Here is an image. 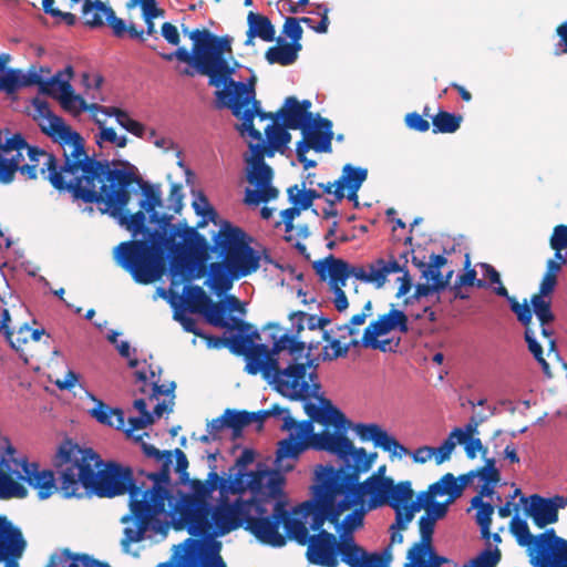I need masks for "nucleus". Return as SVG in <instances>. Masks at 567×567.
<instances>
[{
  "label": "nucleus",
  "instance_id": "obj_28",
  "mask_svg": "<svg viewBox=\"0 0 567 567\" xmlns=\"http://www.w3.org/2000/svg\"><path fill=\"white\" fill-rule=\"evenodd\" d=\"M559 508H563L561 496L556 495L550 498H545L538 494H534L529 497L526 514L533 519L537 527L544 528L558 520Z\"/></svg>",
  "mask_w": 567,
  "mask_h": 567
},
{
  "label": "nucleus",
  "instance_id": "obj_8",
  "mask_svg": "<svg viewBox=\"0 0 567 567\" xmlns=\"http://www.w3.org/2000/svg\"><path fill=\"white\" fill-rule=\"evenodd\" d=\"M318 484L312 486V497L299 504L295 513L303 519L309 518L311 529H319L326 523L333 526L341 539L355 543L353 532L363 526L367 509L364 503L342 508L348 496L334 481L317 476Z\"/></svg>",
  "mask_w": 567,
  "mask_h": 567
},
{
  "label": "nucleus",
  "instance_id": "obj_44",
  "mask_svg": "<svg viewBox=\"0 0 567 567\" xmlns=\"http://www.w3.org/2000/svg\"><path fill=\"white\" fill-rule=\"evenodd\" d=\"M17 172H20L28 179H35L34 165L16 166L12 161H8V156L0 153V183L10 184L13 182Z\"/></svg>",
  "mask_w": 567,
  "mask_h": 567
},
{
  "label": "nucleus",
  "instance_id": "obj_3",
  "mask_svg": "<svg viewBox=\"0 0 567 567\" xmlns=\"http://www.w3.org/2000/svg\"><path fill=\"white\" fill-rule=\"evenodd\" d=\"M182 32L192 40V51L179 47L174 52L161 53V56L165 61L176 59L193 65L198 74L208 76L210 86H224L215 92V107L231 110L233 115L241 120L237 130L243 135L247 133L254 140H261V132L254 126V118L261 110L260 102L256 100V78L251 76L248 83L234 81L231 76L238 63L231 65L225 56L226 53L231 54L233 39L229 35L218 37L206 28L188 30L183 25Z\"/></svg>",
  "mask_w": 567,
  "mask_h": 567
},
{
  "label": "nucleus",
  "instance_id": "obj_22",
  "mask_svg": "<svg viewBox=\"0 0 567 567\" xmlns=\"http://www.w3.org/2000/svg\"><path fill=\"white\" fill-rule=\"evenodd\" d=\"M302 140L297 143L296 153L300 157L309 150L318 153H330L333 138L332 122L317 114V118L302 128Z\"/></svg>",
  "mask_w": 567,
  "mask_h": 567
},
{
  "label": "nucleus",
  "instance_id": "obj_48",
  "mask_svg": "<svg viewBox=\"0 0 567 567\" xmlns=\"http://www.w3.org/2000/svg\"><path fill=\"white\" fill-rule=\"evenodd\" d=\"M289 200L295 205L299 206L302 210L309 209L315 199L321 197V194L313 188H298V185H293L287 189Z\"/></svg>",
  "mask_w": 567,
  "mask_h": 567
},
{
  "label": "nucleus",
  "instance_id": "obj_51",
  "mask_svg": "<svg viewBox=\"0 0 567 567\" xmlns=\"http://www.w3.org/2000/svg\"><path fill=\"white\" fill-rule=\"evenodd\" d=\"M447 259L443 255L431 254L429 257V261H424L420 259L417 256L412 257V264L421 271L422 277H429L435 272V270L441 271V268L445 266Z\"/></svg>",
  "mask_w": 567,
  "mask_h": 567
},
{
  "label": "nucleus",
  "instance_id": "obj_32",
  "mask_svg": "<svg viewBox=\"0 0 567 567\" xmlns=\"http://www.w3.org/2000/svg\"><path fill=\"white\" fill-rule=\"evenodd\" d=\"M309 447L306 441H297L293 439V434L289 437L281 440L278 443L276 451V470L279 473L289 472L295 467V462L299 455Z\"/></svg>",
  "mask_w": 567,
  "mask_h": 567
},
{
  "label": "nucleus",
  "instance_id": "obj_18",
  "mask_svg": "<svg viewBox=\"0 0 567 567\" xmlns=\"http://www.w3.org/2000/svg\"><path fill=\"white\" fill-rule=\"evenodd\" d=\"M21 457L8 436L0 433V499L24 498L28 489L21 483Z\"/></svg>",
  "mask_w": 567,
  "mask_h": 567
},
{
  "label": "nucleus",
  "instance_id": "obj_1",
  "mask_svg": "<svg viewBox=\"0 0 567 567\" xmlns=\"http://www.w3.org/2000/svg\"><path fill=\"white\" fill-rule=\"evenodd\" d=\"M74 202L95 204L135 237L147 235L150 239H132L114 249V259L135 282L150 285L158 281L166 271V247L177 251L176 237L183 238V229L172 225L173 215L158 213L163 206L157 185L145 182L128 162L96 158L71 185Z\"/></svg>",
  "mask_w": 567,
  "mask_h": 567
},
{
  "label": "nucleus",
  "instance_id": "obj_20",
  "mask_svg": "<svg viewBox=\"0 0 567 567\" xmlns=\"http://www.w3.org/2000/svg\"><path fill=\"white\" fill-rule=\"evenodd\" d=\"M234 334L227 337V346L231 353L244 355L246 359L245 371L248 374L256 375L261 373L262 378H268L271 373L274 362L269 359L266 344H256L255 338H259L257 331L251 334Z\"/></svg>",
  "mask_w": 567,
  "mask_h": 567
},
{
  "label": "nucleus",
  "instance_id": "obj_16",
  "mask_svg": "<svg viewBox=\"0 0 567 567\" xmlns=\"http://www.w3.org/2000/svg\"><path fill=\"white\" fill-rule=\"evenodd\" d=\"M336 483L339 488H343V492L348 493L342 508H351L353 505L364 503L367 509L373 511L385 506L392 478L379 480L377 476H369L360 483L359 478L344 477Z\"/></svg>",
  "mask_w": 567,
  "mask_h": 567
},
{
  "label": "nucleus",
  "instance_id": "obj_54",
  "mask_svg": "<svg viewBox=\"0 0 567 567\" xmlns=\"http://www.w3.org/2000/svg\"><path fill=\"white\" fill-rule=\"evenodd\" d=\"M323 340L329 341L330 348L333 350L332 354L324 352V360H333L340 357H346L350 348L358 347L361 343V341L352 339L349 343L342 344L339 339H331L330 333L328 331L323 332Z\"/></svg>",
  "mask_w": 567,
  "mask_h": 567
},
{
  "label": "nucleus",
  "instance_id": "obj_24",
  "mask_svg": "<svg viewBox=\"0 0 567 567\" xmlns=\"http://www.w3.org/2000/svg\"><path fill=\"white\" fill-rule=\"evenodd\" d=\"M20 466L21 476L19 478L34 488L40 499L50 497L58 489L53 471L40 470L38 463L29 462L24 456H21Z\"/></svg>",
  "mask_w": 567,
  "mask_h": 567
},
{
  "label": "nucleus",
  "instance_id": "obj_11",
  "mask_svg": "<svg viewBox=\"0 0 567 567\" xmlns=\"http://www.w3.org/2000/svg\"><path fill=\"white\" fill-rule=\"evenodd\" d=\"M313 268L321 280L329 279V289H343L350 277L380 289L385 285L389 275L402 270L393 256L389 259L378 258L367 265L352 266L343 259L329 255L323 260L317 261Z\"/></svg>",
  "mask_w": 567,
  "mask_h": 567
},
{
  "label": "nucleus",
  "instance_id": "obj_37",
  "mask_svg": "<svg viewBox=\"0 0 567 567\" xmlns=\"http://www.w3.org/2000/svg\"><path fill=\"white\" fill-rule=\"evenodd\" d=\"M111 9L101 0H86L81 10L83 23L92 29L102 28Z\"/></svg>",
  "mask_w": 567,
  "mask_h": 567
},
{
  "label": "nucleus",
  "instance_id": "obj_25",
  "mask_svg": "<svg viewBox=\"0 0 567 567\" xmlns=\"http://www.w3.org/2000/svg\"><path fill=\"white\" fill-rule=\"evenodd\" d=\"M551 298H545L533 295L530 298L532 316L535 315L537 323V336L540 334L547 343L548 355L554 354L558 358V351L556 348V340L554 339V330L551 324L555 321V315L551 310Z\"/></svg>",
  "mask_w": 567,
  "mask_h": 567
},
{
  "label": "nucleus",
  "instance_id": "obj_38",
  "mask_svg": "<svg viewBox=\"0 0 567 567\" xmlns=\"http://www.w3.org/2000/svg\"><path fill=\"white\" fill-rule=\"evenodd\" d=\"M289 432H290V434H293L295 440L306 441L307 444H309V447L315 449L317 451H326V452H328L327 449L320 447V445L323 444V442L320 440V435L331 436L334 434V433H331V431H329V429H324L320 433H315L313 424L311 423V421H307V420L301 421V422H297L295 420L293 429Z\"/></svg>",
  "mask_w": 567,
  "mask_h": 567
},
{
  "label": "nucleus",
  "instance_id": "obj_34",
  "mask_svg": "<svg viewBox=\"0 0 567 567\" xmlns=\"http://www.w3.org/2000/svg\"><path fill=\"white\" fill-rule=\"evenodd\" d=\"M240 279L228 261L223 258L221 261H215L209 265V278L205 285L210 287L217 295L228 291L233 287V281Z\"/></svg>",
  "mask_w": 567,
  "mask_h": 567
},
{
  "label": "nucleus",
  "instance_id": "obj_21",
  "mask_svg": "<svg viewBox=\"0 0 567 567\" xmlns=\"http://www.w3.org/2000/svg\"><path fill=\"white\" fill-rule=\"evenodd\" d=\"M494 292L507 299L511 306V310L516 315L517 320L524 326L525 332L524 338L527 343L528 350L534 355L535 360L542 365L545 374L550 375V368L548 362L544 358L543 347L537 341V329L536 323L532 317V305L526 299L523 303H519L517 299L509 296L508 290L505 286H497L494 288Z\"/></svg>",
  "mask_w": 567,
  "mask_h": 567
},
{
  "label": "nucleus",
  "instance_id": "obj_43",
  "mask_svg": "<svg viewBox=\"0 0 567 567\" xmlns=\"http://www.w3.org/2000/svg\"><path fill=\"white\" fill-rule=\"evenodd\" d=\"M435 520L425 514H423L419 519V532H420V540L414 543L412 547L408 550L410 554H414V551H419L417 555H422L426 548L432 547L433 534L435 528Z\"/></svg>",
  "mask_w": 567,
  "mask_h": 567
},
{
  "label": "nucleus",
  "instance_id": "obj_47",
  "mask_svg": "<svg viewBox=\"0 0 567 567\" xmlns=\"http://www.w3.org/2000/svg\"><path fill=\"white\" fill-rule=\"evenodd\" d=\"M417 554L419 551H414V554L408 553L406 558L409 563L404 567H441L444 563H447L445 557L434 553L433 547L426 548L422 555Z\"/></svg>",
  "mask_w": 567,
  "mask_h": 567
},
{
  "label": "nucleus",
  "instance_id": "obj_35",
  "mask_svg": "<svg viewBox=\"0 0 567 567\" xmlns=\"http://www.w3.org/2000/svg\"><path fill=\"white\" fill-rule=\"evenodd\" d=\"M92 109H96L100 111V113L110 116L115 117L118 125H121L124 130H126L128 133L133 134L136 137L143 138L146 127L144 124H142L138 121L133 120L130 114L116 106H104L93 103Z\"/></svg>",
  "mask_w": 567,
  "mask_h": 567
},
{
  "label": "nucleus",
  "instance_id": "obj_41",
  "mask_svg": "<svg viewBox=\"0 0 567 567\" xmlns=\"http://www.w3.org/2000/svg\"><path fill=\"white\" fill-rule=\"evenodd\" d=\"M452 276V271L449 272L446 277L442 275L441 271L435 270L434 274L429 275V277H423L426 280H432V284H417L415 286L413 298H424L433 296L434 293L440 292L445 289L449 285L450 278Z\"/></svg>",
  "mask_w": 567,
  "mask_h": 567
},
{
  "label": "nucleus",
  "instance_id": "obj_56",
  "mask_svg": "<svg viewBox=\"0 0 567 567\" xmlns=\"http://www.w3.org/2000/svg\"><path fill=\"white\" fill-rule=\"evenodd\" d=\"M494 514V506L491 503L483 505L475 515L476 523L481 527L482 538L488 540L491 537L492 516Z\"/></svg>",
  "mask_w": 567,
  "mask_h": 567
},
{
  "label": "nucleus",
  "instance_id": "obj_14",
  "mask_svg": "<svg viewBox=\"0 0 567 567\" xmlns=\"http://www.w3.org/2000/svg\"><path fill=\"white\" fill-rule=\"evenodd\" d=\"M323 442L320 447L327 449L328 453L338 456L342 462L339 468L333 466L321 467V472L317 476L339 481L347 478H360L362 473L368 472L378 457L377 452L367 453L363 447H355L352 441L344 433H337L331 436L320 435Z\"/></svg>",
  "mask_w": 567,
  "mask_h": 567
},
{
  "label": "nucleus",
  "instance_id": "obj_57",
  "mask_svg": "<svg viewBox=\"0 0 567 567\" xmlns=\"http://www.w3.org/2000/svg\"><path fill=\"white\" fill-rule=\"evenodd\" d=\"M282 33L291 40V42H289L290 44H296L297 48L302 49L300 40L302 39L303 30L298 18H286Z\"/></svg>",
  "mask_w": 567,
  "mask_h": 567
},
{
  "label": "nucleus",
  "instance_id": "obj_63",
  "mask_svg": "<svg viewBox=\"0 0 567 567\" xmlns=\"http://www.w3.org/2000/svg\"><path fill=\"white\" fill-rule=\"evenodd\" d=\"M183 187L181 184L174 183L171 185L169 195L167 198V208L172 210L174 214L181 213L183 208Z\"/></svg>",
  "mask_w": 567,
  "mask_h": 567
},
{
  "label": "nucleus",
  "instance_id": "obj_33",
  "mask_svg": "<svg viewBox=\"0 0 567 567\" xmlns=\"http://www.w3.org/2000/svg\"><path fill=\"white\" fill-rule=\"evenodd\" d=\"M247 24L248 29L244 42L245 45L252 47L255 44V38H259L265 42L275 40L276 30L268 17L249 11L247 14Z\"/></svg>",
  "mask_w": 567,
  "mask_h": 567
},
{
  "label": "nucleus",
  "instance_id": "obj_4",
  "mask_svg": "<svg viewBox=\"0 0 567 567\" xmlns=\"http://www.w3.org/2000/svg\"><path fill=\"white\" fill-rule=\"evenodd\" d=\"M193 207L203 219L197 223L196 227L185 225L183 241H179L176 246L177 251H184L198 264L206 262L210 252L216 251L219 257L228 261V265L240 278L247 277L259 269L261 256L258 250L250 246L252 240L250 236L229 221H224L214 237V246H210L205 236L199 234L197 229L205 227L208 220L216 224L218 214L203 193H199L193 202Z\"/></svg>",
  "mask_w": 567,
  "mask_h": 567
},
{
  "label": "nucleus",
  "instance_id": "obj_31",
  "mask_svg": "<svg viewBox=\"0 0 567 567\" xmlns=\"http://www.w3.org/2000/svg\"><path fill=\"white\" fill-rule=\"evenodd\" d=\"M22 547L21 529L0 514V561L11 563Z\"/></svg>",
  "mask_w": 567,
  "mask_h": 567
},
{
  "label": "nucleus",
  "instance_id": "obj_15",
  "mask_svg": "<svg viewBox=\"0 0 567 567\" xmlns=\"http://www.w3.org/2000/svg\"><path fill=\"white\" fill-rule=\"evenodd\" d=\"M257 141V144H250L251 156L246 159L250 167L247 179L256 189L247 188L244 199L246 204L255 206L276 199L279 195V190L271 185L274 171L264 159L265 155L274 156V150L267 147L262 138Z\"/></svg>",
  "mask_w": 567,
  "mask_h": 567
},
{
  "label": "nucleus",
  "instance_id": "obj_40",
  "mask_svg": "<svg viewBox=\"0 0 567 567\" xmlns=\"http://www.w3.org/2000/svg\"><path fill=\"white\" fill-rule=\"evenodd\" d=\"M277 42V45L270 47L265 53V58L268 63L280 64L282 66L295 63L298 59V53L301 50L297 48L296 44H290L289 42L281 43L280 38Z\"/></svg>",
  "mask_w": 567,
  "mask_h": 567
},
{
  "label": "nucleus",
  "instance_id": "obj_5",
  "mask_svg": "<svg viewBox=\"0 0 567 567\" xmlns=\"http://www.w3.org/2000/svg\"><path fill=\"white\" fill-rule=\"evenodd\" d=\"M193 493H181V497H171L166 501L169 509L162 515L169 517L165 525L162 524L164 533L168 525L175 530H187L189 535L200 536H225L240 527V515L243 505L228 501H221L212 505L208 497L212 487L205 482L194 480L192 482Z\"/></svg>",
  "mask_w": 567,
  "mask_h": 567
},
{
  "label": "nucleus",
  "instance_id": "obj_23",
  "mask_svg": "<svg viewBox=\"0 0 567 567\" xmlns=\"http://www.w3.org/2000/svg\"><path fill=\"white\" fill-rule=\"evenodd\" d=\"M227 302L229 308L223 302H214L212 300V303L207 306V309H205L202 315L205 317L206 321L214 327L247 332L251 328L250 323L228 316L229 310L239 309V300L235 296H228Z\"/></svg>",
  "mask_w": 567,
  "mask_h": 567
},
{
  "label": "nucleus",
  "instance_id": "obj_30",
  "mask_svg": "<svg viewBox=\"0 0 567 567\" xmlns=\"http://www.w3.org/2000/svg\"><path fill=\"white\" fill-rule=\"evenodd\" d=\"M367 329L371 336H384L392 331L408 333L410 330L409 316L403 310L391 305L389 311L379 316L377 320L371 321Z\"/></svg>",
  "mask_w": 567,
  "mask_h": 567
},
{
  "label": "nucleus",
  "instance_id": "obj_60",
  "mask_svg": "<svg viewBox=\"0 0 567 567\" xmlns=\"http://www.w3.org/2000/svg\"><path fill=\"white\" fill-rule=\"evenodd\" d=\"M54 2L55 0H42V9L44 13L50 14L53 18H60L69 27L75 25L78 21L76 16L55 8Z\"/></svg>",
  "mask_w": 567,
  "mask_h": 567
},
{
  "label": "nucleus",
  "instance_id": "obj_9",
  "mask_svg": "<svg viewBox=\"0 0 567 567\" xmlns=\"http://www.w3.org/2000/svg\"><path fill=\"white\" fill-rule=\"evenodd\" d=\"M311 398H317L320 403L319 405L311 402L305 403V412L309 416L307 421H311L312 424L317 422L324 425L326 429L332 425L334 427L332 433H344L348 429H352L362 442H372L375 447L390 453L391 457L401 458L410 454V451L404 445L379 424L352 423L330 400L322 395L319 396V391ZM303 401H307V399Z\"/></svg>",
  "mask_w": 567,
  "mask_h": 567
},
{
  "label": "nucleus",
  "instance_id": "obj_12",
  "mask_svg": "<svg viewBox=\"0 0 567 567\" xmlns=\"http://www.w3.org/2000/svg\"><path fill=\"white\" fill-rule=\"evenodd\" d=\"M509 529L517 544L526 548L533 567H567V539L558 536L554 528L533 535L527 522L515 515Z\"/></svg>",
  "mask_w": 567,
  "mask_h": 567
},
{
  "label": "nucleus",
  "instance_id": "obj_58",
  "mask_svg": "<svg viewBox=\"0 0 567 567\" xmlns=\"http://www.w3.org/2000/svg\"><path fill=\"white\" fill-rule=\"evenodd\" d=\"M22 87L21 70L10 69L0 78V91L13 93Z\"/></svg>",
  "mask_w": 567,
  "mask_h": 567
},
{
  "label": "nucleus",
  "instance_id": "obj_53",
  "mask_svg": "<svg viewBox=\"0 0 567 567\" xmlns=\"http://www.w3.org/2000/svg\"><path fill=\"white\" fill-rule=\"evenodd\" d=\"M257 413H259L262 416L260 417L259 421V427L262 426V423L268 416H278L281 417L284 421V424L281 426L284 431H291L293 429L295 419L290 415V412L287 408L274 404L269 410H261L258 411Z\"/></svg>",
  "mask_w": 567,
  "mask_h": 567
},
{
  "label": "nucleus",
  "instance_id": "obj_36",
  "mask_svg": "<svg viewBox=\"0 0 567 567\" xmlns=\"http://www.w3.org/2000/svg\"><path fill=\"white\" fill-rule=\"evenodd\" d=\"M276 115L281 117L284 126L290 130H301L310 123L300 111L299 101L296 96L286 97L282 107L277 111Z\"/></svg>",
  "mask_w": 567,
  "mask_h": 567
},
{
  "label": "nucleus",
  "instance_id": "obj_55",
  "mask_svg": "<svg viewBox=\"0 0 567 567\" xmlns=\"http://www.w3.org/2000/svg\"><path fill=\"white\" fill-rule=\"evenodd\" d=\"M502 557L501 550L496 547L491 549L487 547L478 556L470 560L463 567H496Z\"/></svg>",
  "mask_w": 567,
  "mask_h": 567
},
{
  "label": "nucleus",
  "instance_id": "obj_42",
  "mask_svg": "<svg viewBox=\"0 0 567 567\" xmlns=\"http://www.w3.org/2000/svg\"><path fill=\"white\" fill-rule=\"evenodd\" d=\"M225 416L227 419V427L233 430L235 436L240 435L243 429L249 424L255 422L259 423L260 417H262L257 412L235 411L230 409L225 411Z\"/></svg>",
  "mask_w": 567,
  "mask_h": 567
},
{
  "label": "nucleus",
  "instance_id": "obj_19",
  "mask_svg": "<svg viewBox=\"0 0 567 567\" xmlns=\"http://www.w3.org/2000/svg\"><path fill=\"white\" fill-rule=\"evenodd\" d=\"M24 151H27L29 157V163L25 165H34L35 178L38 177V166L40 158L44 157L45 162L40 168V173L44 175V178L49 181L54 189L59 190L60 193H69L74 200V192L70 186L76 183V181L81 177L82 172H74L72 175L62 172L63 166L65 165L64 151H61V162H59L56 155L48 153L37 146H30L28 144V148Z\"/></svg>",
  "mask_w": 567,
  "mask_h": 567
},
{
  "label": "nucleus",
  "instance_id": "obj_6",
  "mask_svg": "<svg viewBox=\"0 0 567 567\" xmlns=\"http://www.w3.org/2000/svg\"><path fill=\"white\" fill-rule=\"evenodd\" d=\"M287 517L285 529L290 539L300 546H307L306 558L309 564L320 567H338L340 560L349 567H390L391 546L382 553H367L360 545L341 539L323 527L311 529L309 518Z\"/></svg>",
  "mask_w": 567,
  "mask_h": 567
},
{
  "label": "nucleus",
  "instance_id": "obj_10",
  "mask_svg": "<svg viewBox=\"0 0 567 567\" xmlns=\"http://www.w3.org/2000/svg\"><path fill=\"white\" fill-rule=\"evenodd\" d=\"M32 105L33 118L38 122L41 132L58 144L61 151H64L63 173L72 175L74 172H83L99 158L95 154H89L84 137L68 125L61 116L54 114L47 101L35 97Z\"/></svg>",
  "mask_w": 567,
  "mask_h": 567
},
{
  "label": "nucleus",
  "instance_id": "obj_27",
  "mask_svg": "<svg viewBox=\"0 0 567 567\" xmlns=\"http://www.w3.org/2000/svg\"><path fill=\"white\" fill-rule=\"evenodd\" d=\"M219 536L190 535L184 540L185 554L190 557L197 556L204 548L207 550L203 567H227L220 556L221 543L217 540Z\"/></svg>",
  "mask_w": 567,
  "mask_h": 567
},
{
  "label": "nucleus",
  "instance_id": "obj_2",
  "mask_svg": "<svg viewBox=\"0 0 567 567\" xmlns=\"http://www.w3.org/2000/svg\"><path fill=\"white\" fill-rule=\"evenodd\" d=\"M142 439V435L135 436V441L141 442L143 453L161 466L159 471L145 474L153 482V486L144 492L135 483L131 467L115 462L104 464L92 449H82L70 440L59 446L53 458V465L59 474L60 491L66 498L81 496V488L99 497L130 495V514L121 519L126 525L121 540V546L126 553L132 544L145 539L148 530L154 534L163 530L159 517L165 513L166 501L171 497L168 486L172 452L159 451Z\"/></svg>",
  "mask_w": 567,
  "mask_h": 567
},
{
  "label": "nucleus",
  "instance_id": "obj_62",
  "mask_svg": "<svg viewBox=\"0 0 567 567\" xmlns=\"http://www.w3.org/2000/svg\"><path fill=\"white\" fill-rule=\"evenodd\" d=\"M61 76L62 73H56L50 80H42L39 85L40 93L58 100L61 93V83L64 82Z\"/></svg>",
  "mask_w": 567,
  "mask_h": 567
},
{
  "label": "nucleus",
  "instance_id": "obj_49",
  "mask_svg": "<svg viewBox=\"0 0 567 567\" xmlns=\"http://www.w3.org/2000/svg\"><path fill=\"white\" fill-rule=\"evenodd\" d=\"M306 318L307 326L310 330L324 329L331 322L327 317H318L316 315H307L306 312L297 311L290 315V320L292 324L296 326V333L303 330Z\"/></svg>",
  "mask_w": 567,
  "mask_h": 567
},
{
  "label": "nucleus",
  "instance_id": "obj_61",
  "mask_svg": "<svg viewBox=\"0 0 567 567\" xmlns=\"http://www.w3.org/2000/svg\"><path fill=\"white\" fill-rule=\"evenodd\" d=\"M456 444V437L452 436V432L449 434L447 439L443 441V443L439 447H434L435 463L437 465L449 461L451 458L452 452L454 451Z\"/></svg>",
  "mask_w": 567,
  "mask_h": 567
},
{
  "label": "nucleus",
  "instance_id": "obj_17",
  "mask_svg": "<svg viewBox=\"0 0 567 567\" xmlns=\"http://www.w3.org/2000/svg\"><path fill=\"white\" fill-rule=\"evenodd\" d=\"M237 503L243 505L240 515V527L246 524L245 528L249 530L257 539L271 546L280 547L285 545V538L279 533V526L285 519L290 517L280 501H277L271 516L257 514L252 516L254 506L251 503H243L241 498H237Z\"/></svg>",
  "mask_w": 567,
  "mask_h": 567
},
{
  "label": "nucleus",
  "instance_id": "obj_50",
  "mask_svg": "<svg viewBox=\"0 0 567 567\" xmlns=\"http://www.w3.org/2000/svg\"><path fill=\"white\" fill-rule=\"evenodd\" d=\"M289 128L282 125L268 124L265 128V135L269 143V147L275 151H279L281 147L287 146L291 140V134L288 132Z\"/></svg>",
  "mask_w": 567,
  "mask_h": 567
},
{
  "label": "nucleus",
  "instance_id": "obj_46",
  "mask_svg": "<svg viewBox=\"0 0 567 567\" xmlns=\"http://www.w3.org/2000/svg\"><path fill=\"white\" fill-rule=\"evenodd\" d=\"M184 302L192 313H203L212 303L210 297L199 286H189L185 289Z\"/></svg>",
  "mask_w": 567,
  "mask_h": 567
},
{
  "label": "nucleus",
  "instance_id": "obj_39",
  "mask_svg": "<svg viewBox=\"0 0 567 567\" xmlns=\"http://www.w3.org/2000/svg\"><path fill=\"white\" fill-rule=\"evenodd\" d=\"M58 100L61 106L70 113L79 114L82 111L100 112L96 109H92L93 104L89 105L81 95L75 94L68 80L61 83V93Z\"/></svg>",
  "mask_w": 567,
  "mask_h": 567
},
{
  "label": "nucleus",
  "instance_id": "obj_64",
  "mask_svg": "<svg viewBox=\"0 0 567 567\" xmlns=\"http://www.w3.org/2000/svg\"><path fill=\"white\" fill-rule=\"evenodd\" d=\"M478 422L476 420H470L464 429L454 427L452 432V436L456 437L457 443H464L468 439L475 437L478 434Z\"/></svg>",
  "mask_w": 567,
  "mask_h": 567
},
{
  "label": "nucleus",
  "instance_id": "obj_26",
  "mask_svg": "<svg viewBox=\"0 0 567 567\" xmlns=\"http://www.w3.org/2000/svg\"><path fill=\"white\" fill-rule=\"evenodd\" d=\"M412 498H414V491L410 481H401L395 484L392 480L388 502L385 504L395 512V522L391 525V529L408 528L409 518H406L405 515Z\"/></svg>",
  "mask_w": 567,
  "mask_h": 567
},
{
  "label": "nucleus",
  "instance_id": "obj_52",
  "mask_svg": "<svg viewBox=\"0 0 567 567\" xmlns=\"http://www.w3.org/2000/svg\"><path fill=\"white\" fill-rule=\"evenodd\" d=\"M95 122L100 128L99 134L95 135L97 145L101 146L103 142H109L120 148H123L127 145V137L125 135L118 136L113 127H106L104 122L100 121L99 118H95Z\"/></svg>",
  "mask_w": 567,
  "mask_h": 567
},
{
  "label": "nucleus",
  "instance_id": "obj_7",
  "mask_svg": "<svg viewBox=\"0 0 567 567\" xmlns=\"http://www.w3.org/2000/svg\"><path fill=\"white\" fill-rule=\"evenodd\" d=\"M306 343L296 336L284 333L267 352L274 367L266 381L289 400H305L321 389L318 377L319 362L303 352Z\"/></svg>",
  "mask_w": 567,
  "mask_h": 567
},
{
  "label": "nucleus",
  "instance_id": "obj_29",
  "mask_svg": "<svg viewBox=\"0 0 567 567\" xmlns=\"http://www.w3.org/2000/svg\"><path fill=\"white\" fill-rule=\"evenodd\" d=\"M368 177V169L346 164L342 167L341 176L334 182L320 183L318 187L323 194H332L336 200L340 202L344 198L346 188H358L362 186Z\"/></svg>",
  "mask_w": 567,
  "mask_h": 567
},
{
  "label": "nucleus",
  "instance_id": "obj_13",
  "mask_svg": "<svg viewBox=\"0 0 567 567\" xmlns=\"http://www.w3.org/2000/svg\"><path fill=\"white\" fill-rule=\"evenodd\" d=\"M285 477L278 471H270L267 466L259 464L256 471L241 473L240 471L234 478L223 481L220 493L240 494L249 489L251 498L243 503H251L255 514H266V505L272 499H279L282 496Z\"/></svg>",
  "mask_w": 567,
  "mask_h": 567
},
{
  "label": "nucleus",
  "instance_id": "obj_59",
  "mask_svg": "<svg viewBox=\"0 0 567 567\" xmlns=\"http://www.w3.org/2000/svg\"><path fill=\"white\" fill-rule=\"evenodd\" d=\"M434 502L435 499L430 497V494H427V489L419 493L415 499L412 498L405 515V517L409 518V524L413 520L415 513L421 509L426 511V508Z\"/></svg>",
  "mask_w": 567,
  "mask_h": 567
},
{
  "label": "nucleus",
  "instance_id": "obj_45",
  "mask_svg": "<svg viewBox=\"0 0 567 567\" xmlns=\"http://www.w3.org/2000/svg\"><path fill=\"white\" fill-rule=\"evenodd\" d=\"M462 121V115L441 110L432 117L433 133H455L460 128Z\"/></svg>",
  "mask_w": 567,
  "mask_h": 567
}]
</instances>
